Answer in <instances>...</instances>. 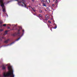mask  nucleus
Masks as SVG:
<instances>
[{"mask_svg": "<svg viewBox=\"0 0 77 77\" xmlns=\"http://www.w3.org/2000/svg\"><path fill=\"white\" fill-rule=\"evenodd\" d=\"M13 71H10L9 72H8L7 74L6 73H4L3 76L4 77H14V75Z\"/></svg>", "mask_w": 77, "mask_h": 77, "instance_id": "f257e3e1", "label": "nucleus"}, {"mask_svg": "<svg viewBox=\"0 0 77 77\" xmlns=\"http://www.w3.org/2000/svg\"><path fill=\"white\" fill-rule=\"evenodd\" d=\"M20 30L19 29H18L17 30V33H15L14 34H13V36H16V35H17L19 37V38H18L17 39H16V41H18V40L20 39V38H21V35H20Z\"/></svg>", "mask_w": 77, "mask_h": 77, "instance_id": "f03ea898", "label": "nucleus"}, {"mask_svg": "<svg viewBox=\"0 0 77 77\" xmlns=\"http://www.w3.org/2000/svg\"><path fill=\"white\" fill-rule=\"evenodd\" d=\"M0 3H1V6L2 8L3 12H6V10H5V5L3 3V0H0Z\"/></svg>", "mask_w": 77, "mask_h": 77, "instance_id": "7ed1b4c3", "label": "nucleus"}, {"mask_svg": "<svg viewBox=\"0 0 77 77\" xmlns=\"http://www.w3.org/2000/svg\"><path fill=\"white\" fill-rule=\"evenodd\" d=\"M42 6H44V7H47V6L46 3V2H45V1H44V0H42Z\"/></svg>", "mask_w": 77, "mask_h": 77, "instance_id": "20e7f679", "label": "nucleus"}, {"mask_svg": "<svg viewBox=\"0 0 77 77\" xmlns=\"http://www.w3.org/2000/svg\"><path fill=\"white\" fill-rule=\"evenodd\" d=\"M23 2H22V3H23V5L22 4V6H24V7H25V8H26V7H27V5H26L24 3H25V0H22Z\"/></svg>", "mask_w": 77, "mask_h": 77, "instance_id": "39448f33", "label": "nucleus"}, {"mask_svg": "<svg viewBox=\"0 0 77 77\" xmlns=\"http://www.w3.org/2000/svg\"><path fill=\"white\" fill-rule=\"evenodd\" d=\"M9 41V39H8L4 42V43H5V44H8V42Z\"/></svg>", "mask_w": 77, "mask_h": 77, "instance_id": "423d86ee", "label": "nucleus"}, {"mask_svg": "<svg viewBox=\"0 0 77 77\" xmlns=\"http://www.w3.org/2000/svg\"><path fill=\"white\" fill-rule=\"evenodd\" d=\"M48 27L50 28V29H51V28L52 29V25H48Z\"/></svg>", "mask_w": 77, "mask_h": 77, "instance_id": "0eeeda50", "label": "nucleus"}, {"mask_svg": "<svg viewBox=\"0 0 77 77\" xmlns=\"http://www.w3.org/2000/svg\"><path fill=\"white\" fill-rule=\"evenodd\" d=\"M31 8H32V10H33L34 12H35L36 10H35V8L34 7H33V8L31 7Z\"/></svg>", "mask_w": 77, "mask_h": 77, "instance_id": "6e6552de", "label": "nucleus"}, {"mask_svg": "<svg viewBox=\"0 0 77 77\" xmlns=\"http://www.w3.org/2000/svg\"><path fill=\"white\" fill-rule=\"evenodd\" d=\"M45 17H46L48 19L49 18V15H46V16H45Z\"/></svg>", "mask_w": 77, "mask_h": 77, "instance_id": "1a4fd4ad", "label": "nucleus"}, {"mask_svg": "<svg viewBox=\"0 0 77 77\" xmlns=\"http://www.w3.org/2000/svg\"><path fill=\"white\" fill-rule=\"evenodd\" d=\"M46 2L48 4H49V3H50V0H46Z\"/></svg>", "mask_w": 77, "mask_h": 77, "instance_id": "9d476101", "label": "nucleus"}, {"mask_svg": "<svg viewBox=\"0 0 77 77\" xmlns=\"http://www.w3.org/2000/svg\"><path fill=\"white\" fill-rule=\"evenodd\" d=\"M5 66L3 65L2 66V69H5Z\"/></svg>", "mask_w": 77, "mask_h": 77, "instance_id": "9b49d317", "label": "nucleus"}, {"mask_svg": "<svg viewBox=\"0 0 77 77\" xmlns=\"http://www.w3.org/2000/svg\"><path fill=\"white\" fill-rule=\"evenodd\" d=\"M38 17H42V16L41 14H39V15H38Z\"/></svg>", "mask_w": 77, "mask_h": 77, "instance_id": "f8f14e48", "label": "nucleus"}, {"mask_svg": "<svg viewBox=\"0 0 77 77\" xmlns=\"http://www.w3.org/2000/svg\"><path fill=\"white\" fill-rule=\"evenodd\" d=\"M45 20H48V19L47 17H46V19H45ZM45 19H43V22H44V23H45Z\"/></svg>", "mask_w": 77, "mask_h": 77, "instance_id": "ddd939ff", "label": "nucleus"}, {"mask_svg": "<svg viewBox=\"0 0 77 77\" xmlns=\"http://www.w3.org/2000/svg\"><path fill=\"white\" fill-rule=\"evenodd\" d=\"M8 70H11V67L9 66H8Z\"/></svg>", "mask_w": 77, "mask_h": 77, "instance_id": "4468645a", "label": "nucleus"}, {"mask_svg": "<svg viewBox=\"0 0 77 77\" xmlns=\"http://www.w3.org/2000/svg\"><path fill=\"white\" fill-rule=\"evenodd\" d=\"M5 35H6L8 33V31H6L5 32Z\"/></svg>", "mask_w": 77, "mask_h": 77, "instance_id": "2eb2a0df", "label": "nucleus"}, {"mask_svg": "<svg viewBox=\"0 0 77 77\" xmlns=\"http://www.w3.org/2000/svg\"><path fill=\"white\" fill-rule=\"evenodd\" d=\"M13 27H16V26H17V25H13Z\"/></svg>", "mask_w": 77, "mask_h": 77, "instance_id": "dca6fc26", "label": "nucleus"}, {"mask_svg": "<svg viewBox=\"0 0 77 77\" xmlns=\"http://www.w3.org/2000/svg\"><path fill=\"white\" fill-rule=\"evenodd\" d=\"M57 2H58L57 0H56L55 1V4H57Z\"/></svg>", "mask_w": 77, "mask_h": 77, "instance_id": "f3484780", "label": "nucleus"}, {"mask_svg": "<svg viewBox=\"0 0 77 77\" xmlns=\"http://www.w3.org/2000/svg\"><path fill=\"white\" fill-rule=\"evenodd\" d=\"M19 29L21 30V29H22V27L21 26H20L19 27Z\"/></svg>", "mask_w": 77, "mask_h": 77, "instance_id": "a211bd4d", "label": "nucleus"}, {"mask_svg": "<svg viewBox=\"0 0 77 77\" xmlns=\"http://www.w3.org/2000/svg\"><path fill=\"white\" fill-rule=\"evenodd\" d=\"M2 39H6V38L4 37H2Z\"/></svg>", "mask_w": 77, "mask_h": 77, "instance_id": "6ab92c4d", "label": "nucleus"}, {"mask_svg": "<svg viewBox=\"0 0 77 77\" xmlns=\"http://www.w3.org/2000/svg\"><path fill=\"white\" fill-rule=\"evenodd\" d=\"M3 31V29H0V32H2Z\"/></svg>", "mask_w": 77, "mask_h": 77, "instance_id": "aec40b11", "label": "nucleus"}, {"mask_svg": "<svg viewBox=\"0 0 77 77\" xmlns=\"http://www.w3.org/2000/svg\"><path fill=\"white\" fill-rule=\"evenodd\" d=\"M6 26V24H4L3 25V26H4V27H5V26Z\"/></svg>", "mask_w": 77, "mask_h": 77, "instance_id": "412c9836", "label": "nucleus"}, {"mask_svg": "<svg viewBox=\"0 0 77 77\" xmlns=\"http://www.w3.org/2000/svg\"><path fill=\"white\" fill-rule=\"evenodd\" d=\"M39 12H40V13H42V10H39Z\"/></svg>", "mask_w": 77, "mask_h": 77, "instance_id": "4be33fe9", "label": "nucleus"}, {"mask_svg": "<svg viewBox=\"0 0 77 77\" xmlns=\"http://www.w3.org/2000/svg\"><path fill=\"white\" fill-rule=\"evenodd\" d=\"M48 23H51V22L50 20H48Z\"/></svg>", "mask_w": 77, "mask_h": 77, "instance_id": "5701e85b", "label": "nucleus"}, {"mask_svg": "<svg viewBox=\"0 0 77 77\" xmlns=\"http://www.w3.org/2000/svg\"><path fill=\"white\" fill-rule=\"evenodd\" d=\"M0 41H2V39L0 38Z\"/></svg>", "mask_w": 77, "mask_h": 77, "instance_id": "b1692460", "label": "nucleus"}, {"mask_svg": "<svg viewBox=\"0 0 77 77\" xmlns=\"http://www.w3.org/2000/svg\"><path fill=\"white\" fill-rule=\"evenodd\" d=\"M22 32H23V34H24V29H23L22 30Z\"/></svg>", "mask_w": 77, "mask_h": 77, "instance_id": "393cba45", "label": "nucleus"}, {"mask_svg": "<svg viewBox=\"0 0 77 77\" xmlns=\"http://www.w3.org/2000/svg\"><path fill=\"white\" fill-rule=\"evenodd\" d=\"M57 27V26H56L55 27H54V29H56Z\"/></svg>", "mask_w": 77, "mask_h": 77, "instance_id": "a878e982", "label": "nucleus"}, {"mask_svg": "<svg viewBox=\"0 0 77 77\" xmlns=\"http://www.w3.org/2000/svg\"><path fill=\"white\" fill-rule=\"evenodd\" d=\"M21 1H19V3H21Z\"/></svg>", "mask_w": 77, "mask_h": 77, "instance_id": "bb28decb", "label": "nucleus"}, {"mask_svg": "<svg viewBox=\"0 0 77 77\" xmlns=\"http://www.w3.org/2000/svg\"><path fill=\"white\" fill-rule=\"evenodd\" d=\"M33 2H34L35 0H32Z\"/></svg>", "mask_w": 77, "mask_h": 77, "instance_id": "cd10ccee", "label": "nucleus"}, {"mask_svg": "<svg viewBox=\"0 0 77 77\" xmlns=\"http://www.w3.org/2000/svg\"><path fill=\"white\" fill-rule=\"evenodd\" d=\"M13 43H14V42H12L11 43V44H13Z\"/></svg>", "mask_w": 77, "mask_h": 77, "instance_id": "c85d7f7f", "label": "nucleus"}, {"mask_svg": "<svg viewBox=\"0 0 77 77\" xmlns=\"http://www.w3.org/2000/svg\"><path fill=\"white\" fill-rule=\"evenodd\" d=\"M52 6H54V4H53V5H52Z\"/></svg>", "mask_w": 77, "mask_h": 77, "instance_id": "c756f323", "label": "nucleus"}, {"mask_svg": "<svg viewBox=\"0 0 77 77\" xmlns=\"http://www.w3.org/2000/svg\"><path fill=\"white\" fill-rule=\"evenodd\" d=\"M16 0V1H18V0Z\"/></svg>", "mask_w": 77, "mask_h": 77, "instance_id": "7c9ffc66", "label": "nucleus"}, {"mask_svg": "<svg viewBox=\"0 0 77 77\" xmlns=\"http://www.w3.org/2000/svg\"><path fill=\"white\" fill-rule=\"evenodd\" d=\"M48 8V9L49 8L48 7V8Z\"/></svg>", "mask_w": 77, "mask_h": 77, "instance_id": "2f4dec72", "label": "nucleus"}, {"mask_svg": "<svg viewBox=\"0 0 77 77\" xmlns=\"http://www.w3.org/2000/svg\"><path fill=\"white\" fill-rule=\"evenodd\" d=\"M12 30H14V29H12Z\"/></svg>", "mask_w": 77, "mask_h": 77, "instance_id": "473e14b6", "label": "nucleus"}, {"mask_svg": "<svg viewBox=\"0 0 77 77\" xmlns=\"http://www.w3.org/2000/svg\"><path fill=\"white\" fill-rule=\"evenodd\" d=\"M30 7V5H29V8Z\"/></svg>", "mask_w": 77, "mask_h": 77, "instance_id": "72a5a7b5", "label": "nucleus"}, {"mask_svg": "<svg viewBox=\"0 0 77 77\" xmlns=\"http://www.w3.org/2000/svg\"><path fill=\"white\" fill-rule=\"evenodd\" d=\"M55 0H54V1Z\"/></svg>", "mask_w": 77, "mask_h": 77, "instance_id": "f704fd0d", "label": "nucleus"}, {"mask_svg": "<svg viewBox=\"0 0 77 77\" xmlns=\"http://www.w3.org/2000/svg\"><path fill=\"white\" fill-rule=\"evenodd\" d=\"M27 8V9H28V8Z\"/></svg>", "mask_w": 77, "mask_h": 77, "instance_id": "c9c22d12", "label": "nucleus"}, {"mask_svg": "<svg viewBox=\"0 0 77 77\" xmlns=\"http://www.w3.org/2000/svg\"><path fill=\"white\" fill-rule=\"evenodd\" d=\"M5 35V34H4V35Z\"/></svg>", "mask_w": 77, "mask_h": 77, "instance_id": "e433bc0d", "label": "nucleus"}, {"mask_svg": "<svg viewBox=\"0 0 77 77\" xmlns=\"http://www.w3.org/2000/svg\"><path fill=\"white\" fill-rule=\"evenodd\" d=\"M48 26V24H47Z\"/></svg>", "mask_w": 77, "mask_h": 77, "instance_id": "4c0bfd02", "label": "nucleus"}, {"mask_svg": "<svg viewBox=\"0 0 77 77\" xmlns=\"http://www.w3.org/2000/svg\"><path fill=\"white\" fill-rule=\"evenodd\" d=\"M8 28H9V27H8Z\"/></svg>", "mask_w": 77, "mask_h": 77, "instance_id": "58836bf2", "label": "nucleus"}]
</instances>
